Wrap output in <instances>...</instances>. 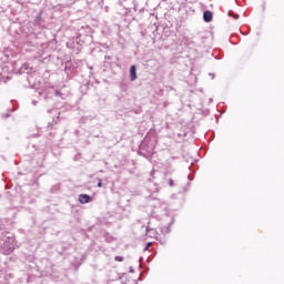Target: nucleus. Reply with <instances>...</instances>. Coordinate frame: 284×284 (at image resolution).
I'll return each mask as SVG.
<instances>
[{"instance_id":"nucleus-3","label":"nucleus","mask_w":284,"mask_h":284,"mask_svg":"<svg viewBox=\"0 0 284 284\" xmlns=\"http://www.w3.org/2000/svg\"><path fill=\"white\" fill-rule=\"evenodd\" d=\"M130 80L136 81V67L135 65H132L130 69Z\"/></svg>"},{"instance_id":"nucleus-2","label":"nucleus","mask_w":284,"mask_h":284,"mask_svg":"<svg viewBox=\"0 0 284 284\" xmlns=\"http://www.w3.org/2000/svg\"><path fill=\"white\" fill-rule=\"evenodd\" d=\"M213 19V16H212V11H205L203 13V20L206 22V23H210V21H212Z\"/></svg>"},{"instance_id":"nucleus-5","label":"nucleus","mask_w":284,"mask_h":284,"mask_svg":"<svg viewBox=\"0 0 284 284\" xmlns=\"http://www.w3.org/2000/svg\"><path fill=\"white\" fill-rule=\"evenodd\" d=\"M169 185H170V187H173L174 186V180H169Z\"/></svg>"},{"instance_id":"nucleus-6","label":"nucleus","mask_w":284,"mask_h":284,"mask_svg":"<svg viewBox=\"0 0 284 284\" xmlns=\"http://www.w3.org/2000/svg\"><path fill=\"white\" fill-rule=\"evenodd\" d=\"M98 187H103V182L99 180Z\"/></svg>"},{"instance_id":"nucleus-1","label":"nucleus","mask_w":284,"mask_h":284,"mask_svg":"<svg viewBox=\"0 0 284 284\" xmlns=\"http://www.w3.org/2000/svg\"><path fill=\"white\" fill-rule=\"evenodd\" d=\"M79 201L84 205L85 203H90V195L88 194H80L79 195Z\"/></svg>"},{"instance_id":"nucleus-8","label":"nucleus","mask_w":284,"mask_h":284,"mask_svg":"<svg viewBox=\"0 0 284 284\" xmlns=\"http://www.w3.org/2000/svg\"><path fill=\"white\" fill-rule=\"evenodd\" d=\"M234 19H239V16L234 17Z\"/></svg>"},{"instance_id":"nucleus-4","label":"nucleus","mask_w":284,"mask_h":284,"mask_svg":"<svg viewBox=\"0 0 284 284\" xmlns=\"http://www.w3.org/2000/svg\"><path fill=\"white\" fill-rule=\"evenodd\" d=\"M114 261H116L118 263H123V256H115Z\"/></svg>"},{"instance_id":"nucleus-7","label":"nucleus","mask_w":284,"mask_h":284,"mask_svg":"<svg viewBox=\"0 0 284 284\" xmlns=\"http://www.w3.org/2000/svg\"><path fill=\"white\" fill-rule=\"evenodd\" d=\"M150 245H151V244L149 243L148 246H146V250L150 247Z\"/></svg>"}]
</instances>
